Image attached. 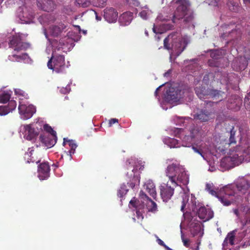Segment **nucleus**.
Wrapping results in <instances>:
<instances>
[{
    "label": "nucleus",
    "mask_w": 250,
    "mask_h": 250,
    "mask_svg": "<svg viewBox=\"0 0 250 250\" xmlns=\"http://www.w3.org/2000/svg\"><path fill=\"white\" fill-rule=\"evenodd\" d=\"M167 176L172 184L169 185L168 182L163 183L159 187L160 195L163 201L167 202L171 199L174 191V188L182 184L187 186L188 184L189 178L184 168L179 165L172 164L169 165L166 170Z\"/></svg>",
    "instance_id": "obj_1"
},
{
    "label": "nucleus",
    "mask_w": 250,
    "mask_h": 250,
    "mask_svg": "<svg viewBox=\"0 0 250 250\" xmlns=\"http://www.w3.org/2000/svg\"><path fill=\"white\" fill-rule=\"evenodd\" d=\"M250 161V138H242L239 144L234 148L230 155L223 158L222 166L227 167L238 165L244 161Z\"/></svg>",
    "instance_id": "obj_2"
},
{
    "label": "nucleus",
    "mask_w": 250,
    "mask_h": 250,
    "mask_svg": "<svg viewBox=\"0 0 250 250\" xmlns=\"http://www.w3.org/2000/svg\"><path fill=\"white\" fill-rule=\"evenodd\" d=\"M250 184L248 181L242 179L236 185H229L223 188L225 195L221 197V202L225 206H229L236 202L240 196L239 193L245 194L248 190Z\"/></svg>",
    "instance_id": "obj_3"
},
{
    "label": "nucleus",
    "mask_w": 250,
    "mask_h": 250,
    "mask_svg": "<svg viewBox=\"0 0 250 250\" xmlns=\"http://www.w3.org/2000/svg\"><path fill=\"white\" fill-rule=\"evenodd\" d=\"M9 47L14 51L12 54L8 56V59L10 61L20 62L29 58L27 53L17 54L19 52L26 50L30 47L29 43L23 42L21 34H16L12 36L9 40Z\"/></svg>",
    "instance_id": "obj_4"
},
{
    "label": "nucleus",
    "mask_w": 250,
    "mask_h": 250,
    "mask_svg": "<svg viewBox=\"0 0 250 250\" xmlns=\"http://www.w3.org/2000/svg\"><path fill=\"white\" fill-rule=\"evenodd\" d=\"M177 7L172 16V22L176 23L177 21L184 19V21L187 23H192L194 19L193 11L190 8V3L188 0H177Z\"/></svg>",
    "instance_id": "obj_5"
},
{
    "label": "nucleus",
    "mask_w": 250,
    "mask_h": 250,
    "mask_svg": "<svg viewBox=\"0 0 250 250\" xmlns=\"http://www.w3.org/2000/svg\"><path fill=\"white\" fill-rule=\"evenodd\" d=\"M164 48L175 52L177 56L180 55L184 50L186 45L182 42L180 33L173 32L170 34L164 41Z\"/></svg>",
    "instance_id": "obj_6"
},
{
    "label": "nucleus",
    "mask_w": 250,
    "mask_h": 250,
    "mask_svg": "<svg viewBox=\"0 0 250 250\" xmlns=\"http://www.w3.org/2000/svg\"><path fill=\"white\" fill-rule=\"evenodd\" d=\"M134 161L133 160H128L126 161L125 165L127 171L126 173V176L127 180V185L129 187L133 188L136 185H139L140 182V172L139 169H143L142 167L138 166L137 165H133Z\"/></svg>",
    "instance_id": "obj_7"
},
{
    "label": "nucleus",
    "mask_w": 250,
    "mask_h": 250,
    "mask_svg": "<svg viewBox=\"0 0 250 250\" xmlns=\"http://www.w3.org/2000/svg\"><path fill=\"white\" fill-rule=\"evenodd\" d=\"M47 66L56 73H63L66 67L64 55L58 54L53 51L47 62Z\"/></svg>",
    "instance_id": "obj_8"
},
{
    "label": "nucleus",
    "mask_w": 250,
    "mask_h": 250,
    "mask_svg": "<svg viewBox=\"0 0 250 250\" xmlns=\"http://www.w3.org/2000/svg\"><path fill=\"white\" fill-rule=\"evenodd\" d=\"M195 91L197 96L200 99H206V97L209 96L212 98L221 101L223 100V96L221 94L224 93L217 90L212 89H206L203 86H198L195 88Z\"/></svg>",
    "instance_id": "obj_9"
},
{
    "label": "nucleus",
    "mask_w": 250,
    "mask_h": 250,
    "mask_svg": "<svg viewBox=\"0 0 250 250\" xmlns=\"http://www.w3.org/2000/svg\"><path fill=\"white\" fill-rule=\"evenodd\" d=\"M19 113L24 120L31 118L36 112V107L33 105H26L20 102L18 107Z\"/></svg>",
    "instance_id": "obj_10"
},
{
    "label": "nucleus",
    "mask_w": 250,
    "mask_h": 250,
    "mask_svg": "<svg viewBox=\"0 0 250 250\" xmlns=\"http://www.w3.org/2000/svg\"><path fill=\"white\" fill-rule=\"evenodd\" d=\"M236 131L234 130V127L233 126L230 129V131L228 132V134L229 136V139L228 140L226 141L225 143V145L222 146L219 145L218 147H217L218 149L220 152H224L229 146L230 145L236 144Z\"/></svg>",
    "instance_id": "obj_11"
},
{
    "label": "nucleus",
    "mask_w": 250,
    "mask_h": 250,
    "mask_svg": "<svg viewBox=\"0 0 250 250\" xmlns=\"http://www.w3.org/2000/svg\"><path fill=\"white\" fill-rule=\"evenodd\" d=\"M50 167L47 162L41 163L38 166V177L41 180L47 179L50 176Z\"/></svg>",
    "instance_id": "obj_12"
},
{
    "label": "nucleus",
    "mask_w": 250,
    "mask_h": 250,
    "mask_svg": "<svg viewBox=\"0 0 250 250\" xmlns=\"http://www.w3.org/2000/svg\"><path fill=\"white\" fill-rule=\"evenodd\" d=\"M212 111L206 109H201L194 115V118L201 122H207L213 118Z\"/></svg>",
    "instance_id": "obj_13"
},
{
    "label": "nucleus",
    "mask_w": 250,
    "mask_h": 250,
    "mask_svg": "<svg viewBox=\"0 0 250 250\" xmlns=\"http://www.w3.org/2000/svg\"><path fill=\"white\" fill-rule=\"evenodd\" d=\"M38 7L46 12H51L55 8V4L52 0H37Z\"/></svg>",
    "instance_id": "obj_14"
},
{
    "label": "nucleus",
    "mask_w": 250,
    "mask_h": 250,
    "mask_svg": "<svg viewBox=\"0 0 250 250\" xmlns=\"http://www.w3.org/2000/svg\"><path fill=\"white\" fill-rule=\"evenodd\" d=\"M104 19L108 22H114L118 18V12L113 8H106L104 10Z\"/></svg>",
    "instance_id": "obj_15"
},
{
    "label": "nucleus",
    "mask_w": 250,
    "mask_h": 250,
    "mask_svg": "<svg viewBox=\"0 0 250 250\" xmlns=\"http://www.w3.org/2000/svg\"><path fill=\"white\" fill-rule=\"evenodd\" d=\"M198 217L203 221H208L213 217V212L205 207H201L197 211Z\"/></svg>",
    "instance_id": "obj_16"
},
{
    "label": "nucleus",
    "mask_w": 250,
    "mask_h": 250,
    "mask_svg": "<svg viewBox=\"0 0 250 250\" xmlns=\"http://www.w3.org/2000/svg\"><path fill=\"white\" fill-rule=\"evenodd\" d=\"M41 141L48 147L54 146L57 142V135H41L40 136Z\"/></svg>",
    "instance_id": "obj_17"
},
{
    "label": "nucleus",
    "mask_w": 250,
    "mask_h": 250,
    "mask_svg": "<svg viewBox=\"0 0 250 250\" xmlns=\"http://www.w3.org/2000/svg\"><path fill=\"white\" fill-rule=\"evenodd\" d=\"M24 129V137L27 140H33L38 136V133L31 126V125H26L23 126Z\"/></svg>",
    "instance_id": "obj_18"
},
{
    "label": "nucleus",
    "mask_w": 250,
    "mask_h": 250,
    "mask_svg": "<svg viewBox=\"0 0 250 250\" xmlns=\"http://www.w3.org/2000/svg\"><path fill=\"white\" fill-rule=\"evenodd\" d=\"M21 1L22 5L19 6L17 13L19 18L23 21H26V19H29L30 14L27 10V7L25 6V0H19Z\"/></svg>",
    "instance_id": "obj_19"
},
{
    "label": "nucleus",
    "mask_w": 250,
    "mask_h": 250,
    "mask_svg": "<svg viewBox=\"0 0 250 250\" xmlns=\"http://www.w3.org/2000/svg\"><path fill=\"white\" fill-rule=\"evenodd\" d=\"M165 98L168 102L176 101L179 98L178 92L173 87H169L167 90Z\"/></svg>",
    "instance_id": "obj_20"
},
{
    "label": "nucleus",
    "mask_w": 250,
    "mask_h": 250,
    "mask_svg": "<svg viewBox=\"0 0 250 250\" xmlns=\"http://www.w3.org/2000/svg\"><path fill=\"white\" fill-rule=\"evenodd\" d=\"M144 187L150 196L155 199L157 196V193L155 186L153 181L150 180L147 181L144 185Z\"/></svg>",
    "instance_id": "obj_21"
},
{
    "label": "nucleus",
    "mask_w": 250,
    "mask_h": 250,
    "mask_svg": "<svg viewBox=\"0 0 250 250\" xmlns=\"http://www.w3.org/2000/svg\"><path fill=\"white\" fill-rule=\"evenodd\" d=\"M133 19V14L130 12L123 13L120 17L119 21L121 24L126 26L130 24Z\"/></svg>",
    "instance_id": "obj_22"
},
{
    "label": "nucleus",
    "mask_w": 250,
    "mask_h": 250,
    "mask_svg": "<svg viewBox=\"0 0 250 250\" xmlns=\"http://www.w3.org/2000/svg\"><path fill=\"white\" fill-rule=\"evenodd\" d=\"M190 231L193 236L199 235L202 236L204 233L201 225L198 223L192 222L190 225Z\"/></svg>",
    "instance_id": "obj_23"
},
{
    "label": "nucleus",
    "mask_w": 250,
    "mask_h": 250,
    "mask_svg": "<svg viewBox=\"0 0 250 250\" xmlns=\"http://www.w3.org/2000/svg\"><path fill=\"white\" fill-rule=\"evenodd\" d=\"M189 135L196 141L201 138L202 135V130L197 125H192L189 129Z\"/></svg>",
    "instance_id": "obj_24"
},
{
    "label": "nucleus",
    "mask_w": 250,
    "mask_h": 250,
    "mask_svg": "<svg viewBox=\"0 0 250 250\" xmlns=\"http://www.w3.org/2000/svg\"><path fill=\"white\" fill-rule=\"evenodd\" d=\"M181 139L182 140L181 146L185 147H190L193 145L194 142L196 141L190 135H186L184 133Z\"/></svg>",
    "instance_id": "obj_25"
},
{
    "label": "nucleus",
    "mask_w": 250,
    "mask_h": 250,
    "mask_svg": "<svg viewBox=\"0 0 250 250\" xmlns=\"http://www.w3.org/2000/svg\"><path fill=\"white\" fill-rule=\"evenodd\" d=\"M140 195L142 198L145 197L149 201V203L147 205V208L149 211L153 212L157 210V207L156 203L149 198L144 191H141Z\"/></svg>",
    "instance_id": "obj_26"
},
{
    "label": "nucleus",
    "mask_w": 250,
    "mask_h": 250,
    "mask_svg": "<svg viewBox=\"0 0 250 250\" xmlns=\"http://www.w3.org/2000/svg\"><path fill=\"white\" fill-rule=\"evenodd\" d=\"M164 142L170 148H177L181 146V142L174 138H166L164 140Z\"/></svg>",
    "instance_id": "obj_27"
},
{
    "label": "nucleus",
    "mask_w": 250,
    "mask_h": 250,
    "mask_svg": "<svg viewBox=\"0 0 250 250\" xmlns=\"http://www.w3.org/2000/svg\"><path fill=\"white\" fill-rule=\"evenodd\" d=\"M66 26L62 22L53 26L51 29L52 35L54 37L58 36L66 28Z\"/></svg>",
    "instance_id": "obj_28"
},
{
    "label": "nucleus",
    "mask_w": 250,
    "mask_h": 250,
    "mask_svg": "<svg viewBox=\"0 0 250 250\" xmlns=\"http://www.w3.org/2000/svg\"><path fill=\"white\" fill-rule=\"evenodd\" d=\"M235 237V233L234 231H231L228 234L223 243V247L224 249H227V247L228 243H229L231 246L234 244V241Z\"/></svg>",
    "instance_id": "obj_29"
},
{
    "label": "nucleus",
    "mask_w": 250,
    "mask_h": 250,
    "mask_svg": "<svg viewBox=\"0 0 250 250\" xmlns=\"http://www.w3.org/2000/svg\"><path fill=\"white\" fill-rule=\"evenodd\" d=\"M35 154L34 150L32 149L29 148L28 151L26 152L24 154V159L27 160L28 163H34L38 164L40 162V160L34 158L33 155Z\"/></svg>",
    "instance_id": "obj_30"
},
{
    "label": "nucleus",
    "mask_w": 250,
    "mask_h": 250,
    "mask_svg": "<svg viewBox=\"0 0 250 250\" xmlns=\"http://www.w3.org/2000/svg\"><path fill=\"white\" fill-rule=\"evenodd\" d=\"M66 143H68V145L70 147V149L67 152V153L68 155H70V158L71 159L72 154L75 153V149L77 147V145L76 144L74 141L64 138L63 142V145H64V144H65Z\"/></svg>",
    "instance_id": "obj_31"
},
{
    "label": "nucleus",
    "mask_w": 250,
    "mask_h": 250,
    "mask_svg": "<svg viewBox=\"0 0 250 250\" xmlns=\"http://www.w3.org/2000/svg\"><path fill=\"white\" fill-rule=\"evenodd\" d=\"M238 98H236V97L233 96L232 97L231 99L229 101V103L230 104L229 105V108L230 109H234L237 110L239 108V101Z\"/></svg>",
    "instance_id": "obj_32"
},
{
    "label": "nucleus",
    "mask_w": 250,
    "mask_h": 250,
    "mask_svg": "<svg viewBox=\"0 0 250 250\" xmlns=\"http://www.w3.org/2000/svg\"><path fill=\"white\" fill-rule=\"evenodd\" d=\"M151 11L148 7L145 6L141 8L139 13V16L144 20H147L151 14Z\"/></svg>",
    "instance_id": "obj_33"
},
{
    "label": "nucleus",
    "mask_w": 250,
    "mask_h": 250,
    "mask_svg": "<svg viewBox=\"0 0 250 250\" xmlns=\"http://www.w3.org/2000/svg\"><path fill=\"white\" fill-rule=\"evenodd\" d=\"M11 94L8 91H4L0 94V103L2 104L6 103L10 101Z\"/></svg>",
    "instance_id": "obj_34"
},
{
    "label": "nucleus",
    "mask_w": 250,
    "mask_h": 250,
    "mask_svg": "<svg viewBox=\"0 0 250 250\" xmlns=\"http://www.w3.org/2000/svg\"><path fill=\"white\" fill-rule=\"evenodd\" d=\"M223 188L220 190V195L218 193V192L214 189L213 187V185H212V189L208 191V192L213 196L217 197L219 200L221 201V197H223L225 195L224 192L222 191Z\"/></svg>",
    "instance_id": "obj_35"
},
{
    "label": "nucleus",
    "mask_w": 250,
    "mask_h": 250,
    "mask_svg": "<svg viewBox=\"0 0 250 250\" xmlns=\"http://www.w3.org/2000/svg\"><path fill=\"white\" fill-rule=\"evenodd\" d=\"M76 2L79 6L83 8L87 7L91 4L89 0H76Z\"/></svg>",
    "instance_id": "obj_36"
},
{
    "label": "nucleus",
    "mask_w": 250,
    "mask_h": 250,
    "mask_svg": "<svg viewBox=\"0 0 250 250\" xmlns=\"http://www.w3.org/2000/svg\"><path fill=\"white\" fill-rule=\"evenodd\" d=\"M93 5L96 7H104L106 4L107 0H93Z\"/></svg>",
    "instance_id": "obj_37"
},
{
    "label": "nucleus",
    "mask_w": 250,
    "mask_h": 250,
    "mask_svg": "<svg viewBox=\"0 0 250 250\" xmlns=\"http://www.w3.org/2000/svg\"><path fill=\"white\" fill-rule=\"evenodd\" d=\"M43 129L46 132L49 133L47 135H57L56 132L48 124H45L43 125Z\"/></svg>",
    "instance_id": "obj_38"
},
{
    "label": "nucleus",
    "mask_w": 250,
    "mask_h": 250,
    "mask_svg": "<svg viewBox=\"0 0 250 250\" xmlns=\"http://www.w3.org/2000/svg\"><path fill=\"white\" fill-rule=\"evenodd\" d=\"M184 130L182 128H175L173 130V134L175 137H179L180 139L184 135Z\"/></svg>",
    "instance_id": "obj_39"
},
{
    "label": "nucleus",
    "mask_w": 250,
    "mask_h": 250,
    "mask_svg": "<svg viewBox=\"0 0 250 250\" xmlns=\"http://www.w3.org/2000/svg\"><path fill=\"white\" fill-rule=\"evenodd\" d=\"M128 189L126 188V186L125 185H122L118 192V196L121 198L123 197L125 194H126Z\"/></svg>",
    "instance_id": "obj_40"
},
{
    "label": "nucleus",
    "mask_w": 250,
    "mask_h": 250,
    "mask_svg": "<svg viewBox=\"0 0 250 250\" xmlns=\"http://www.w3.org/2000/svg\"><path fill=\"white\" fill-rule=\"evenodd\" d=\"M9 112V109L6 105L0 106V116H5Z\"/></svg>",
    "instance_id": "obj_41"
},
{
    "label": "nucleus",
    "mask_w": 250,
    "mask_h": 250,
    "mask_svg": "<svg viewBox=\"0 0 250 250\" xmlns=\"http://www.w3.org/2000/svg\"><path fill=\"white\" fill-rule=\"evenodd\" d=\"M244 105L247 110H250V92L245 98Z\"/></svg>",
    "instance_id": "obj_42"
},
{
    "label": "nucleus",
    "mask_w": 250,
    "mask_h": 250,
    "mask_svg": "<svg viewBox=\"0 0 250 250\" xmlns=\"http://www.w3.org/2000/svg\"><path fill=\"white\" fill-rule=\"evenodd\" d=\"M8 102V104L6 106L9 109V112H11L16 108L17 103L14 100H11Z\"/></svg>",
    "instance_id": "obj_43"
},
{
    "label": "nucleus",
    "mask_w": 250,
    "mask_h": 250,
    "mask_svg": "<svg viewBox=\"0 0 250 250\" xmlns=\"http://www.w3.org/2000/svg\"><path fill=\"white\" fill-rule=\"evenodd\" d=\"M221 52L218 50H214L210 53V57L213 59H218L221 57Z\"/></svg>",
    "instance_id": "obj_44"
},
{
    "label": "nucleus",
    "mask_w": 250,
    "mask_h": 250,
    "mask_svg": "<svg viewBox=\"0 0 250 250\" xmlns=\"http://www.w3.org/2000/svg\"><path fill=\"white\" fill-rule=\"evenodd\" d=\"M191 146L193 150L195 152L200 154L201 156L204 157L203 151L200 147L195 146L193 145Z\"/></svg>",
    "instance_id": "obj_45"
},
{
    "label": "nucleus",
    "mask_w": 250,
    "mask_h": 250,
    "mask_svg": "<svg viewBox=\"0 0 250 250\" xmlns=\"http://www.w3.org/2000/svg\"><path fill=\"white\" fill-rule=\"evenodd\" d=\"M129 204L133 207H134L137 209L138 208V204H139V201L135 198H133V199L130 200V201L129 202Z\"/></svg>",
    "instance_id": "obj_46"
},
{
    "label": "nucleus",
    "mask_w": 250,
    "mask_h": 250,
    "mask_svg": "<svg viewBox=\"0 0 250 250\" xmlns=\"http://www.w3.org/2000/svg\"><path fill=\"white\" fill-rule=\"evenodd\" d=\"M181 238H182V242H183L184 245L186 247L188 248L189 246V240L187 238H185L183 235H182Z\"/></svg>",
    "instance_id": "obj_47"
},
{
    "label": "nucleus",
    "mask_w": 250,
    "mask_h": 250,
    "mask_svg": "<svg viewBox=\"0 0 250 250\" xmlns=\"http://www.w3.org/2000/svg\"><path fill=\"white\" fill-rule=\"evenodd\" d=\"M136 213L137 219L142 220L144 218V216L142 211L137 210Z\"/></svg>",
    "instance_id": "obj_48"
},
{
    "label": "nucleus",
    "mask_w": 250,
    "mask_h": 250,
    "mask_svg": "<svg viewBox=\"0 0 250 250\" xmlns=\"http://www.w3.org/2000/svg\"><path fill=\"white\" fill-rule=\"evenodd\" d=\"M118 120L116 118L111 119L109 121V126H112L113 124L118 123Z\"/></svg>",
    "instance_id": "obj_49"
},
{
    "label": "nucleus",
    "mask_w": 250,
    "mask_h": 250,
    "mask_svg": "<svg viewBox=\"0 0 250 250\" xmlns=\"http://www.w3.org/2000/svg\"><path fill=\"white\" fill-rule=\"evenodd\" d=\"M250 245V239H249L248 240H246L244 242L243 244H242V248H246L248 246H249Z\"/></svg>",
    "instance_id": "obj_50"
},
{
    "label": "nucleus",
    "mask_w": 250,
    "mask_h": 250,
    "mask_svg": "<svg viewBox=\"0 0 250 250\" xmlns=\"http://www.w3.org/2000/svg\"><path fill=\"white\" fill-rule=\"evenodd\" d=\"M157 242L160 245L163 246L164 248H165L166 249H167V247H168L167 245H165L164 242L160 239H157Z\"/></svg>",
    "instance_id": "obj_51"
},
{
    "label": "nucleus",
    "mask_w": 250,
    "mask_h": 250,
    "mask_svg": "<svg viewBox=\"0 0 250 250\" xmlns=\"http://www.w3.org/2000/svg\"><path fill=\"white\" fill-rule=\"evenodd\" d=\"M61 92L63 94H65V93H68L70 91V88L69 87H66L65 88H62L61 89Z\"/></svg>",
    "instance_id": "obj_52"
},
{
    "label": "nucleus",
    "mask_w": 250,
    "mask_h": 250,
    "mask_svg": "<svg viewBox=\"0 0 250 250\" xmlns=\"http://www.w3.org/2000/svg\"><path fill=\"white\" fill-rule=\"evenodd\" d=\"M206 189L208 192L212 189V186L210 184L207 183L206 185Z\"/></svg>",
    "instance_id": "obj_53"
},
{
    "label": "nucleus",
    "mask_w": 250,
    "mask_h": 250,
    "mask_svg": "<svg viewBox=\"0 0 250 250\" xmlns=\"http://www.w3.org/2000/svg\"><path fill=\"white\" fill-rule=\"evenodd\" d=\"M213 103H212V102L209 101H205V104H206V105L207 106H208V105L212 106Z\"/></svg>",
    "instance_id": "obj_54"
},
{
    "label": "nucleus",
    "mask_w": 250,
    "mask_h": 250,
    "mask_svg": "<svg viewBox=\"0 0 250 250\" xmlns=\"http://www.w3.org/2000/svg\"><path fill=\"white\" fill-rule=\"evenodd\" d=\"M186 206V204L184 199L182 200V205L181 207V210L184 212V208Z\"/></svg>",
    "instance_id": "obj_55"
},
{
    "label": "nucleus",
    "mask_w": 250,
    "mask_h": 250,
    "mask_svg": "<svg viewBox=\"0 0 250 250\" xmlns=\"http://www.w3.org/2000/svg\"><path fill=\"white\" fill-rule=\"evenodd\" d=\"M200 242H197V245L195 247V248H191V250H199V245H200Z\"/></svg>",
    "instance_id": "obj_56"
},
{
    "label": "nucleus",
    "mask_w": 250,
    "mask_h": 250,
    "mask_svg": "<svg viewBox=\"0 0 250 250\" xmlns=\"http://www.w3.org/2000/svg\"><path fill=\"white\" fill-rule=\"evenodd\" d=\"M233 212L237 217L239 216V210L238 209H233Z\"/></svg>",
    "instance_id": "obj_57"
},
{
    "label": "nucleus",
    "mask_w": 250,
    "mask_h": 250,
    "mask_svg": "<svg viewBox=\"0 0 250 250\" xmlns=\"http://www.w3.org/2000/svg\"><path fill=\"white\" fill-rule=\"evenodd\" d=\"M163 85L160 86L159 87H158L156 90H155V94L156 96H157V93H158V91L159 90V88L162 86Z\"/></svg>",
    "instance_id": "obj_58"
},
{
    "label": "nucleus",
    "mask_w": 250,
    "mask_h": 250,
    "mask_svg": "<svg viewBox=\"0 0 250 250\" xmlns=\"http://www.w3.org/2000/svg\"><path fill=\"white\" fill-rule=\"evenodd\" d=\"M247 233V230L244 231L243 232V235H244V237L246 236V233Z\"/></svg>",
    "instance_id": "obj_59"
},
{
    "label": "nucleus",
    "mask_w": 250,
    "mask_h": 250,
    "mask_svg": "<svg viewBox=\"0 0 250 250\" xmlns=\"http://www.w3.org/2000/svg\"><path fill=\"white\" fill-rule=\"evenodd\" d=\"M244 3H246L247 2H249L250 3V0H243Z\"/></svg>",
    "instance_id": "obj_60"
},
{
    "label": "nucleus",
    "mask_w": 250,
    "mask_h": 250,
    "mask_svg": "<svg viewBox=\"0 0 250 250\" xmlns=\"http://www.w3.org/2000/svg\"><path fill=\"white\" fill-rule=\"evenodd\" d=\"M217 0H215L214 2L212 3V4L214 5H216L217 3Z\"/></svg>",
    "instance_id": "obj_61"
},
{
    "label": "nucleus",
    "mask_w": 250,
    "mask_h": 250,
    "mask_svg": "<svg viewBox=\"0 0 250 250\" xmlns=\"http://www.w3.org/2000/svg\"><path fill=\"white\" fill-rule=\"evenodd\" d=\"M248 235H249V237H248V238H250V231L249 230V232L248 233Z\"/></svg>",
    "instance_id": "obj_62"
},
{
    "label": "nucleus",
    "mask_w": 250,
    "mask_h": 250,
    "mask_svg": "<svg viewBox=\"0 0 250 250\" xmlns=\"http://www.w3.org/2000/svg\"><path fill=\"white\" fill-rule=\"evenodd\" d=\"M145 33L147 36H148V32L146 31H145Z\"/></svg>",
    "instance_id": "obj_63"
},
{
    "label": "nucleus",
    "mask_w": 250,
    "mask_h": 250,
    "mask_svg": "<svg viewBox=\"0 0 250 250\" xmlns=\"http://www.w3.org/2000/svg\"><path fill=\"white\" fill-rule=\"evenodd\" d=\"M96 19H97V20H99V19H99V17H98V16H96Z\"/></svg>",
    "instance_id": "obj_64"
}]
</instances>
